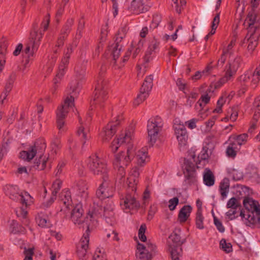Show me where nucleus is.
<instances>
[{
	"label": "nucleus",
	"instance_id": "f257e3e1",
	"mask_svg": "<svg viewBox=\"0 0 260 260\" xmlns=\"http://www.w3.org/2000/svg\"><path fill=\"white\" fill-rule=\"evenodd\" d=\"M3 190L10 199L20 202L22 206L16 211V214L18 217L24 218L25 224H27L28 221L25 219L27 215V208L32 204V198L27 192H19L16 185L7 184L4 187Z\"/></svg>",
	"mask_w": 260,
	"mask_h": 260
},
{
	"label": "nucleus",
	"instance_id": "f03ea898",
	"mask_svg": "<svg viewBox=\"0 0 260 260\" xmlns=\"http://www.w3.org/2000/svg\"><path fill=\"white\" fill-rule=\"evenodd\" d=\"M135 147L133 145H129L126 152L121 151L115 155L113 162L115 169H117L118 174L121 179L125 175L124 168L131 162L134 157Z\"/></svg>",
	"mask_w": 260,
	"mask_h": 260
},
{
	"label": "nucleus",
	"instance_id": "7ed1b4c3",
	"mask_svg": "<svg viewBox=\"0 0 260 260\" xmlns=\"http://www.w3.org/2000/svg\"><path fill=\"white\" fill-rule=\"evenodd\" d=\"M95 93L93 100L91 102V107L92 109H102L104 106V102L107 99L108 86L107 82L100 79L95 87Z\"/></svg>",
	"mask_w": 260,
	"mask_h": 260
},
{
	"label": "nucleus",
	"instance_id": "20e7f679",
	"mask_svg": "<svg viewBox=\"0 0 260 260\" xmlns=\"http://www.w3.org/2000/svg\"><path fill=\"white\" fill-rule=\"evenodd\" d=\"M164 122L158 116L150 119L147 123L148 139L149 143L154 145L159 139L162 129Z\"/></svg>",
	"mask_w": 260,
	"mask_h": 260
},
{
	"label": "nucleus",
	"instance_id": "39448f33",
	"mask_svg": "<svg viewBox=\"0 0 260 260\" xmlns=\"http://www.w3.org/2000/svg\"><path fill=\"white\" fill-rule=\"evenodd\" d=\"M88 168L94 176L101 178L104 180L107 178L106 165L102 162L96 154H93L89 157Z\"/></svg>",
	"mask_w": 260,
	"mask_h": 260
},
{
	"label": "nucleus",
	"instance_id": "423d86ee",
	"mask_svg": "<svg viewBox=\"0 0 260 260\" xmlns=\"http://www.w3.org/2000/svg\"><path fill=\"white\" fill-rule=\"evenodd\" d=\"M46 147V145L44 140H37L27 150L20 152V157L24 160L29 161L36 155H43Z\"/></svg>",
	"mask_w": 260,
	"mask_h": 260
},
{
	"label": "nucleus",
	"instance_id": "0eeeda50",
	"mask_svg": "<svg viewBox=\"0 0 260 260\" xmlns=\"http://www.w3.org/2000/svg\"><path fill=\"white\" fill-rule=\"evenodd\" d=\"M242 59L238 55H230L225 68L224 76L219 80V83L223 85L230 81L236 74L240 67Z\"/></svg>",
	"mask_w": 260,
	"mask_h": 260
},
{
	"label": "nucleus",
	"instance_id": "6e6552de",
	"mask_svg": "<svg viewBox=\"0 0 260 260\" xmlns=\"http://www.w3.org/2000/svg\"><path fill=\"white\" fill-rule=\"evenodd\" d=\"M155 246L150 242L145 244L138 243L136 256L141 259H149L152 257V252L155 249Z\"/></svg>",
	"mask_w": 260,
	"mask_h": 260
},
{
	"label": "nucleus",
	"instance_id": "1a4fd4ad",
	"mask_svg": "<svg viewBox=\"0 0 260 260\" xmlns=\"http://www.w3.org/2000/svg\"><path fill=\"white\" fill-rule=\"evenodd\" d=\"M175 134L180 147L185 146L188 136L185 126L180 121L176 120L173 126Z\"/></svg>",
	"mask_w": 260,
	"mask_h": 260
},
{
	"label": "nucleus",
	"instance_id": "9d476101",
	"mask_svg": "<svg viewBox=\"0 0 260 260\" xmlns=\"http://www.w3.org/2000/svg\"><path fill=\"white\" fill-rule=\"evenodd\" d=\"M183 171L185 181L188 184L193 183L197 181L196 167L194 164L189 160H185Z\"/></svg>",
	"mask_w": 260,
	"mask_h": 260
},
{
	"label": "nucleus",
	"instance_id": "9b49d317",
	"mask_svg": "<svg viewBox=\"0 0 260 260\" xmlns=\"http://www.w3.org/2000/svg\"><path fill=\"white\" fill-rule=\"evenodd\" d=\"M83 210L81 205H76L72 211L71 219L75 224L80 225L83 224V228H86V232H88L89 225L87 222L85 223L84 218L83 216Z\"/></svg>",
	"mask_w": 260,
	"mask_h": 260
},
{
	"label": "nucleus",
	"instance_id": "f8f14e48",
	"mask_svg": "<svg viewBox=\"0 0 260 260\" xmlns=\"http://www.w3.org/2000/svg\"><path fill=\"white\" fill-rule=\"evenodd\" d=\"M143 42L144 41L142 40H136L133 41L130 48L128 49L123 57V62H125L128 59L131 54H132V57L133 58H135L142 48Z\"/></svg>",
	"mask_w": 260,
	"mask_h": 260
},
{
	"label": "nucleus",
	"instance_id": "ddd939ff",
	"mask_svg": "<svg viewBox=\"0 0 260 260\" xmlns=\"http://www.w3.org/2000/svg\"><path fill=\"white\" fill-rule=\"evenodd\" d=\"M74 106V98L73 96H67L64 102L57 108V117L65 118L70 108Z\"/></svg>",
	"mask_w": 260,
	"mask_h": 260
},
{
	"label": "nucleus",
	"instance_id": "4468645a",
	"mask_svg": "<svg viewBox=\"0 0 260 260\" xmlns=\"http://www.w3.org/2000/svg\"><path fill=\"white\" fill-rule=\"evenodd\" d=\"M240 215L248 226L256 224L260 221V212L241 211Z\"/></svg>",
	"mask_w": 260,
	"mask_h": 260
},
{
	"label": "nucleus",
	"instance_id": "2eb2a0df",
	"mask_svg": "<svg viewBox=\"0 0 260 260\" xmlns=\"http://www.w3.org/2000/svg\"><path fill=\"white\" fill-rule=\"evenodd\" d=\"M89 238L88 232L84 234L77 247V253L80 259H85L88 248Z\"/></svg>",
	"mask_w": 260,
	"mask_h": 260
},
{
	"label": "nucleus",
	"instance_id": "dca6fc26",
	"mask_svg": "<svg viewBox=\"0 0 260 260\" xmlns=\"http://www.w3.org/2000/svg\"><path fill=\"white\" fill-rule=\"evenodd\" d=\"M248 35L249 37L247 39V49L249 52H252L257 45V41L260 36V31L257 30L256 28L251 27L250 30H249Z\"/></svg>",
	"mask_w": 260,
	"mask_h": 260
},
{
	"label": "nucleus",
	"instance_id": "f3484780",
	"mask_svg": "<svg viewBox=\"0 0 260 260\" xmlns=\"http://www.w3.org/2000/svg\"><path fill=\"white\" fill-rule=\"evenodd\" d=\"M122 39V36H119V35L116 37L115 40V44L114 45L112 49V56L113 58V64L115 66V68L119 69L123 66V61H117V59L118 58L120 51L122 48V45L119 44V42L121 41Z\"/></svg>",
	"mask_w": 260,
	"mask_h": 260
},
{
	"label": "nucleus",
	"instance_id": "a211bd4d",
	"mask_svg": "<svg viewBox=\"0 0 260 260\" xmlns=\"http://www.w3.org/2000/svg\"><path fill=\"white\" fill-rule=\"evenodd\" d=\"M116 129L112 123H108L102 129L99 134L100 138L103 143H107L115 135Z\"/></svg>",
	"mask_w": 260,
	"mask_h": 260
},
{
	"label": "nucleus",
	"instance_id": "6ab92c4d",
	"mask_svg": "<svg viewBox=\"0 0 260 260\" xmlns=\"http://www.w3.org/2000/svg\"><path fill=\"white\" fill-rule=\"evenodd\" d=\"M104 181V182L96 191L97 196L102 199L112 197L114 191L112 186L110 185L108 182H106V180Z\"/></svg>",
	"mask_w": 260,
	"mask_h": 260
},
{
	"label": "nucleus",
	"instance_id": "aec40b11",
	"mask_svg": "<svg viewBox=\"0 0 260 260\" xmlns=\"http://www.w3.org/2000/svg\"><path fill=\"white\" fill-rule=\"evenodd\" d=\"M140 175L138 168H133L129 173L127 178L126 184L128 187L131 188L132 191H136V186L138 182V178Z\"/></svg>",
	"mask_w": 260,
	"mask_h": 260
},
{
	"label": "nucleus",
	"instance_id": "412c9836",
	"mask_svg": "<svg viewBox=\"0 0 260 260\" xmlns=\"http://www.w3.org/2000/svg\"><path fill=\"white\" fill-rule=\"evenodd\" d=\"M120 206L123 210L133 209L139 207V204L136 200L135 197L129 194H127L121 202Z\"/></svg>",
	"mask_w": 260,
	"mask_h": 260
},
{
	"label": "nucleus",
	"instance_id": "4be33fe9",
	"mask_svg": "<svg viewBox=\"0 0 260 260\" xmlns=\"http://www.w3.org/2000/svg\"><path fill=\"white\" fill-rule=\"evenodd\" d=\"M147 0H133L129 10L134 14H139L146 11L145 4Z\"/></svg>",
	"mask_w": 260,
	"mask_h": 260
},
{
	"label": "nucleus",
	"instance_id": "5701e85b",
	"mask_svg": "<svg viewBox=\"0 0 260 260\" xmlns=\"http://www.w3.org/2000/svg\"><path fill=\"white\" fill-rule=\"evenodd\" d=\"M134 154H135L137 164L140 167L144 166L149 160L148 152L146 148H142L137 152L135 151Z\"/></svg>",
	"mask_w": 260,
	"mask_h": 260
},
{
	"label": "nucleus",
	"instance_id": "b1692460",
	"mask_svg": "<svg viewBox=\"0 0 260 260\" xmlns=\"http://www.w3.org/2000/svg\"><path fill=\"white\" fill-rule=\"evenodd\" d=\"M243 205L245 208V211H255L260 212V205L259 203L250 198H246L243 200Z\"/></svg>",
	"mask_w": 260,
	"mask_h": 260
},
{
	"label": "nucleus",
	"instance_id": "393cba45",
	"mask_svg": "<svg viewBox=\"0 0 260 260\" xmlns=\"http://www.w3.org/2000/svg\"><path fill=\"white\" fill-rule=\"evenodd\" d=\"M168 247V250L170 253L172 259L179 260L183 254L182 249L181 246H178L170 243Z\"/></svg>",
	"mask_w": 260,
	"mask_h": 260
},
{
	"label": "nucleus",
	"instance_id": "a878e982",
	"mask_svg": "<svg viewBox=\"0 0 260 260\" xmlns=\"http://www.w3.org/2000/svg\"><path fill=\"white\" fill-rule=\"evenodd\" d=\"M135 129L133 126H131L125 129L118 138L121 144L129 143L134 138Z\"/></svg>",
	"mask_w": 260,
	"mask_h": 260
},
{
	"label": "nucleus",
	"instance_id": "bb28decb",
	"mask_svg": "<svg viewBox=\"0 0 260 260\" xmlns=\"http://www.w3.org/2000/svg\"><path fill=\"white\" fill-rule=\"evenodd\" d=\"M235 45V40H232L230 43L228 45L227 47H224L223 49V52L221 56V57L219 59L218 61V63H221V64H223L225 60V55L227 54H229V56L230 55H234L233 53V47Z\"/></svg>",
	"mask_w": 260,
	"mask_h": 260
},
{
	"label": "nucleus",
	"instance_id": "cd10ccee",
	"mask_svg": "<svg viewBox=\"0 0 260 260\" xmlns=\"http://www.w3.org/2000/svg\"><path fill=\"white\" fill-rule=\"evenodd\" d=\"M76 190L78 194L82 198L86 199L88 196V188L85 181L81 180L76 183Z\"/></svg>",
	"mask_w": 260,
	"mask_h": 260
},
{
	"label": "nucleus",
	"instance_id": "c85d7f7f",
	"mask_svg": "<svg viewBox=\"0 0 260 260\" xmlns=\"http://www.w3.org/2000/svg\"><path fill=\"white\" fill-rule=\"evenodd\" d=\"M180 233L181 230L180 229H176L169 237L168 245L170 243H171L175 244V245L181 246L184 241H182L181 239Z\"/></svg>",
	"mask_w": 260,
	"mask_h": 260
},
{
	"label": "nucleus",
	"instance_id": "c756f323",
	"mask_svg": "<svg viewBox=\"0 0 260 260\" xmlns=\"http://www.w3.org/2000/svg\"><path fill=\"white\" fill-rule=\"evenodd\" d=\"M259 17L258 16V14H257V12L255 11L254 10H252L251 11L249 12V13L247 15L246 20L248 22V24H249V30H250V28L251 27H252L253 28H256V29L257 30H259L256 26H251L252 25H253L254 24L255 22H256V21H258L259 20Z\"/></svg>",
	"mask_w": 260,
	"mask_h": 260
},
{
	"label": "nucleus",
	"instance_id": "7c9ffc66",
	"mask_svg": "<svg viewBox=\"0 0 260 260\" xmlns=\"http://www.w3.org/2000/svg\"><path fill=\"white\" fill-rule=\"evenodd\" d=\"M191 209L190 206H184L181 208L178 215V219L180 222H184L187 220L190 215Z\"/></svg>",
	"mask_w": 260,
	"mask_h": 260
},
{
	"label": "nucleus",
	"instance_id": "2f4dec72",
	"mask_svg": "<svg viewBox=\"0 0 260 260\" xmlns=\"http://www.w3.org/2000/svg\"><path fill=\"white\" fill-rule=\"evenodd\" d=\"M204 183L208 186L214 185L215 182L214 176L212 171L209 169H206L203 175Z\"/></svg>",
	"mask_w": 260,
	"mask_h": 260
},
{
	"label": "nucleus",
	"instance_id": "473e14b6",
	"mask_svg": "<svg viewBox=\"0 0 260 260\" xmlns=\"http://www.w3.org/2000/svg\"><path fill=\"white\" fill-rule=\"evenodd\" d=\"M36 222L39 226L42 228H48L51 225V223L48 220L47 216L43 213H40L36 217Z\"/></svg>",
	"mask_w": 260,
	"mask_h": 260
},
{
	"label": "nucleus",
	"instance_id": "72a5a7b5",
	"mask_svg": "<svg viewBox=\"0 0 260 260\" xmlns=\"http://www.w3.org/2000/svg\"><path fill=\"white\" fill-rule=\"evenodd\" d=\"M62 181L60 179L55 180L52 184L51 190L52 197L49 201L50 204H52L56 199L57 193L61 188Z\"/></svg>",
	"mask_w": 260,
	"mask_h": 260
},
{
	"label": "nucleus",
	"instance_id": "f704fd0d",
	"mask_svg": "<svg viewBox=\"0 0 260 260\" xmlns=\"http://www.w3.org/2000/svg\"><path fill=\"white\" fill-rule=\"evenodd\" d=\"M230 182L227 178H224L220 183V192L222 199H225L229 191Z\"/></svg>",
	"mask_w": 260,
	"mask_h": 260
},
{
	"label": "nucleus",
	"instance_id": "c9c22d12",
	"mask_svg": "<svg viewBox=\"0 0 260 260\" xmlns=\"http://www.w3.org/2000/svg\"><path fill=\"white\" fill-rule=\"evenodd\" d=\"M152 81L153 76L152 75L147 76L142 85L140 90L142 92L148 94V92L151 90L153 86Z\"/></svg>",
	"mask_w": 260,
	"mask_h": 260
},
{
	"label": "nucleus",
	"instance_id": "e433bc0d",
	"mask_svg": "<svg viewBox=\"0 0 260 260\" xmlns=\"http://www.w3.org/2000/svg\"><path fill=\"white\" fill-rule=\"evenodd\" d=\"M158 43L156 42H153L149 46L148 48L144 57V61L146 63L150 62L152 59L151 56L153 51L158 47Z\"/></svg>",
	"mask_w": 260,
	"mask_h": 260
},
{
	"label": "nucleus",
	"instance_id": "4c0bfd02",
	"mask_svg": "<svg viewBox=\"0 0 260 260\" xmlns=\"http://www.w3.org/2000/svg\"><path fill=\"white\" fill-rule=\"evenodd\" d=\"M42 36L43 35L41 31L34 30L30 34L29 42L39 47Z\"/></svg>",
	"mask_w": 260,
	"mask_h": 260
},
{
	"label": "nucleus",
	"instance_id": "58836bf2",
	"mask_svg": "<svg viewBox=\"0 0 260 260\" xmlns=\"http://www.w3.org/2000/svg\"><path fill=\"white\" fill-rule=\"evenodd\" d=\"M60 198L61 202L67 208H68L72 203L70 192L67 189L63 190L61 193Z\"/></svg>",
	"mask_w": 260,
	"mask_h": 260
},
{
	"label": "nucleus",
	"instance_id": "ea45409f",
	"mask_svg": "<svg viewBox=\"0 0 260 260\" xmlns=\"http://www.w3.org/2000/svg\"><path fill=\"white\" fill-rule=\"evenodd\" d=\"M39 47L29 41V42L26 44L24 52L27 55V57L30 58L34 56Z\"/></svg>",
	"mask_w": 260,
	"mask_h": 260
},
{
	"label": "nucleus",
	"instance_id": "a19ab883",
	"mask_svg": "<svg viewBox=\"0 0 260 260\" xmlns=\"http://www.w3.org/2000/svg\"><path fill=\"white\" fill-rule=\"evenodd\" d=\"M39 158L38 159H36L35 162L34 167L38 170H44L46 165V162L48 158L46 156L41 155L39 156Z\"/></svg>",
	"mask_w": 260,
	"mask_h": 260
},
{
	"label": "nucleus",
	"instance_id": "79ce46f5",
	"mask_svg": "<svg viewBox=\"0 0 260 260\" xmlns=\"http://www.w3.org/2000/svg\"><path fill=\"white\" fill-rule=\"evenodd\" d=\"M248 135L246 134H243L238 136L231 137L229 139L230 141L235 142L237 143V146H241L245 144L247 141Z\"/></svg>",
	"mask_w": 260,
	"mask_h": 260
},
{
	"label": "nucleus",
	"instance_id": "37998d69",
	"mask_svg": "<svg viewBox=\"0 0 260 260\" xmlns=\"http://www.w3.org/2000/svg\"><path fill=\"white\" fill-rule=\"evenodd\" d=\"M77 135L80 137L84 143L90 138L88 129L85 128L83 125L79 127L77 131Z\"/></svg>",
	"mask_w": 260,
	"mask_h": 260
},
{
	"label": "nucleus",
	"instance_id": "c03bdc74",
	"mask_svg": "<svg viewBox=\"0 0 260 260\" xmlns=\"http://www.w3.org/2000/svg\"><path fill=\"white\" fill-rule=\"evenodd\" d=\"M72 53V49L71 48H68L64 51L63 57L62 58L60 67L67 68L69 62V59Z\"/></svg>",
	"mask_w": 260,
	"mask_h": 260
},
{
	"label": "nucleus",
	"instance_id": "a18cd8bd",
	"mask_svg": "<svg viewBox=\"0 0 260 260\" xmlns=\"http://www.w3.org/2000/svg\"><path fill=\"white\" fill-rule=\"evenodd\" d=\"M80 89V85L78 82H72L70 87L69 93L70 95L68 96H73L74 99L76 97L79 92Z\"/></svg>",
	"mask_w": 260,
	"mask_h": 260
},
{
	"label": "nucleus",
	"instance_id": "49530a36",
	"mask_svg": "<svg viewBox=\"0 0 260 260\" xmlns=\"http://www.w3.org/2000/svg\"><path fill=\"white\" fill-rule=\"evenodd\" d=\"M237 143L235 142L230 141V143L226 149V154L229 157H234L237 153V149H238Z\"/></svg>",
	"mask_w": 260,
	"mask_h": 260
},
{
	"label": "nucleus",
	"instance_id": "de8ad7c7",
	"mask_svg": "<svg viewBox=\"0 0 260 260\" xmlns=\"http://www.w3.org/2000/svg\"><path fill=\"white\" fill-rule=\"evenodd\" d=\"M11 232L14 233H23L25 230L24 227L19 224L16 221H12L11 223Z\"/></svg>",
	"mask_w": 260,
	"mask_h": 260
},
{
	"label": "nucleus",
	"instance_id": "09e8293b",
	"mask_svg": "<svg viewBox=\"0 0 260 260\" xmlns=\"http://www.w3.org/2000/svg\"><path fill=\"white\" fill-rule=\"evenodd\" d=\"M203 220L204 217L202 214V209H199L198 210L196 216V225L198 229H204Z\"/></svg>",
	"mask_w": 260,
	"mask_h": 260
},
{
	"label": "nucleus",
	"instance_id": "8fccbe9b",
	"mask_svg": "<svg viewBox=\"0 0 260 260\" xmlns=\"http://www.w3.org/2000/svg\"><path fill=\"white\" fill-rule=\"evenodd\" d=\"M103 215L106 218L113 216V208L112 203L107 204L104 207Z\"/></svg>",
	"mask_w": 260,
	"mask_h": 260
},
{
	"label": "nucleus",
	"instance_id": "3c124183",
	"mask_svg": "<svg viewBox=\"0 0 260 260\" xmlns=\"http://www.w3.org/2000/svg\"><path fill=\"white\" fill-rule=\"evenodd\" d=\"M124 120V117L123 114L121 113L115 115L112 120L109 123H112L114 125V128L116 129V127L120 125L122 122Z\"/></svg>",
	"mask_w": 260,
	"mask_h": 260
},
{
	"label": "nucleus",
	"instance_id": "603ef678",
	"mask_svg": "<svg viewBox=\"0 0 260 260\" xmlns=\"http://www.w3.org/2000/svg\"><path fill=\"white\" fill-rule=\"evenodd\" d=\"M148 93L142 92L140 90V93L138 95L137 98L134 101V105L135 106H139L142 103L147 97Z\"/></svg>",
	"mask_w": 260,
	"mask_h": 260
},
{
	"label": "nucleus",
	"instance_id": "864d4df0",
	"mask_svg": "<svg viewBox=\"0 0 260 260\" xmlns=\"http://www.w3.org/2000/svg\"><path fill=\"white\" fill-rule=\"evenodd\" d=\"M220 248L225 252L229 253L232 251V246L230 243H227L226 240L222 239L220 242Z\"/></svg>",
	"mask_w": 260,
	"mask_h": 260
},
{
	"label": "nucleus",
	"instance_id": "5fc2aeb1",
	"mask_svg": "<svg viewBox=\"0 0 260 260\" xmlns=\"http://www.w3.org/2000/svg\"><path fill=\"white\" fill-rule=\"evenodd\" d=\"M210 96L208 94L202 95L200 99L197 102L201 109H202L210 101Z\"/></svg>",
	"mask_w": 260,
	"mask_h": 260
},
{
	"label": "nucleus",
	"instance_id": "6e6d98bb",
	"mask_svg": "<svg viewBox=\"0 0 260 260\" xmlns=\"http://www.w3.org/2000/svg\"><path fill=\"white\" fill-rule=\"evenodd\" d=\"M226 206L228 208L236 209L238 207H240V203L238 199L233 197L228 201Z\"/></svg>",
	"mask_w": 260,
	"mask_h": 260
},
{
	"label": "nucleus",
	"instance_id": "4d7b16f0",
	"mask_svg": "<svg viewBox=\"0 0 260 260\" xmlns=\"http://www.w3.org/2000/svg\"><path fill=\"white\" fill-rule=\"evenodd\" d=\"M146 226L145 224H142L139 230L138 236L139 239L142 242H147V237L145 235Z\"/></svg>",
	"mask_w": 260,
	"mask_h": 260
},
{
	"label": "nucleus",
	"instance_id": "13d9d810",
	"mask_svg": "<svg viewBox=\"0 0 260 260\" xmlns=\"http://www.w3.org/2000/svg\"><path fill=\"white\" fill-rule=\"evenodd\" d=\"M220 18H219V13H217L216 15L214 18L211 26V30L210 31L211 35H213L215 32V30L218 25L219 23Z\"/></svg>",
	"mask_w": 260,
	"mask_h": 260
},
{
	"label": "nucleus",
	"instance_id": "bf43d9fd",
	"mask_svg": "<svg viewBox=\"0 0 260 260\" xmlns=\"http://www.w3.org/2000/svg\"><path fill=\"white\" fill-rule=\"evenodd\" d=\"M92 260H106V255L104 251H102L101 250H97L93 255Z\"/></svg>",
	"mask_w": 260,
	"mask_h": 260
},
{
	"label": "nucleus",
	"instance_id": "052dcab7",
	"mask_svg": "<svg viewBox=\"0 0 260 260\" xmlns=\"http://www.w3.org/2000/svg\"><path fill=\"white\" fill-rule=\"evenodd\" d=\"M196 151H193L192 153H190V156L193 160V161L196 162V164H197V159L198 160L199 158H200L202 160H206L208 158V155L207 153H206V152H204L200 156H199L197 159H196Z\"/></svg>",
	"mask_w": 260,
	"mask_h": 260
},
{
	"label": "nucleus",
	"instance_id": "680f3d73",
	"mask_svg": "<svg viewBox=\"0 0 260 260\" xmlns=\"http://www.w3.org/2000/svg\"><path fill=\"white\" fill-rule=\"evenodd\" d=\"M120 144L121 143L119 138L114 139L110 146L112 151L115 152L118 150Z\"/></svg>",
	"mask_w": 260,
	"mask_h": 260
},
{
	"label": "nucleus",
	"instance_id": "e2e57ef3",
	"mask_svg": "<svg viewBox=\"0 0 260 260\" xmlns=\"http://www.w3.org/2000/svg\"><path fill=\"white\" fill-rule=\"evenodd\" d=\"M25 258L23 260H32V256L34 254V248H25L24 251Z\"/></svg>",
	"mask_w": 260,
	"mask_h": 260
},
{
	"label": "nucleus",
	"instance_id": "0e129e2a",
	"mask_svg": "<svg viewBox=\"0 0 260 260\" xmlns=\"http://www.w3.org/2000/svg\"><path fill=\"white\" fill-rule=\"evenodd\" d=\"M175 5L176 12L180 14L181 12L182 7L186 4L185 0H180V6L178 4V0H172Z\"/></svg>",
	"mask_w": 260,
	"mask_h": 260
},
{
	"label": "nucleus",
	"instance_id": "69168bd1",
	"mask_svg": "<svg viewBox=\"0 0 260 260\" xmlns=\"http://www.w3.org/2000/svg\"><path fill=\"white\" fill-rule=\"evenodd\" d=\"M29 171H28L26 167L24 166H19L16 172V174L17 176L24 175H28L29 174Z\"/></svg>",
	"mask_w": 260,
	"mask_h": 260
},
{
	"label": "nucleus",
	"instance_id": "338daca9",
	"mask_svg": "<svg viewBox=\"0 0 260 260\" xmlns=\"http://www.w3.org/2000/svg\"><path fill=\"white\" fill-rule=\"evenodd\" d=\"M73 20H71L70 21H68L69 24H67L63 27V28L61 30L60 36H62L63 35H65V37H66L68 34L70 32V27L73 24Z\"/></svg>",
	"mask_w": 260,
	"mask_h": 260
},
{
	"label": "nucleus",
	"instance_id": "774afa93",
	"mask_svg": "<svg viewBox=\"0 0 260 260\" xmlns=\"http://www.w3.org/2000/svg\"><path fill=\"white\" fill-rule=\"evenodd\" d=\"M179 202V200L178 198L175 197L173 199H171L169 201V208L170 210H174L176 206L178 205Z\"/></svg>",
	"mask_w": 260,
	"mask_h": 260
}]
</instances>
